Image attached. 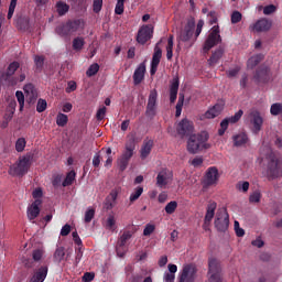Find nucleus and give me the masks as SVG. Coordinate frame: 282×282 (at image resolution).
Returning a JSON list of instances; mask_svg holds the SVG:
<instances>
[{"mask_svg":"<svg viewBox=\"0 0 282 282\" xmlns=\"http://www.w3.org/2000/svg\"><path fill=\"white\" fill-rule=\"evenodd\" d=\"M152 149H153V141L152 140L144 141L140 150L141 160H147L149 155H151Z\"/></svg>","mask_w":282,"mask_h":282,"instance_id":"26","label":"nucleus"},{"mask_svg":"<svg viewBox=\"0 0 282 282\" xmlns=\"http://www.w3.org/2000/svg\"><path fill=\"white\" fill-rule=\"evenodd\" d=\"M96 275L94 273L86 272L83 275V282H91Z\"/></svg>","mask_w":282,"mask_h":282,"instance_id":"64","label":"nucleus"},{"mask_svg":"<svg viewBox=\"0 0 282 282\" xmlns=\"http://www.w3.org/2000/svg\"><path fill=\"white\" fill-rule=\"evenodd\" d=\"M43 250L42 249H37L33 251V261H41V259H43Z\"/></svg>","mask_w":282,"mask_h":282,"instance_id":"59","label":"nucleus"},{"mask_svg":"<svg viewBox=\"0 0 282 282\" xmlns=\"http://www.w3.org/2000/svg\"><path fill=\"white\" fill-rule=\"evenodd\" d=\"M93 10L98 14L102 10V0H94L93 2Z\"/></svg>","mask_w":282,"mask_h":282,"instance_id":"55","label":"nucleus"},{"mask_svg":"<svg viewBox=\"0 0 282 282\" xmlns=\"http://www.w3.org/2000/svg\"><path fill=\"white\" fill-rule=\"evenodd\" d=\"M202 30H204V20H199L195 30V19H188L185 24H182L181 29L177 32L176 41L178 45L182 43L185 44V47H193L195 42L202 34Z\"/></svg>","mask_w":282,"mask_h":282,"instance_id":"1","label":"nucleus"},{"mask_svg":"<svg viewBox=\"0 0 282 282\" xmlns=\"http://www.w3.org/2000/svg\"><path fill=\"white\" fill-rule=\"evenodd\" d=\"M151 39H153V26L149 24L142 25L138 31L137 42L140 45H144Z\"/></svg>","mask_w":282,"mask_h":282,"instance_id":"9","label":"nucleus"},{"mask_svg":"<svg viewBox=\"0 0 282 282\" xmlns=\"http://www.w3.org/2000/svg\"><path fill=\"white\" fill-rule=\"evenodd\" d=\"M219 181V171L217 167H209L205 174L204 184L205 186H215Z\"/></svg>","mask_w":282,"mask_h":282,"instance_id":"14","label":"nucleus"},{"mask_svg":"<svg viewBox=\"0 0 282 282\" xmlns=\"http://www.w3.org/2000/svg\"><path fill=\"white\" fill-rule=\"evenodd\" d=\"M41 199H35L29 207L26 210V215H28V219H30V221H34V219H36L39 217V215L41 214Z\"/></svg>","mask_w":282,"mask_h":282,"instance_id":"16","label":"nucleus"},{"mask_svg":"<svg viewBox=\"0 0 282 282\" xmlns=\"http://www.w3.org/2000/svg\"><path fill=\"white\" fill-rule=\"evenodd\" d=\"M32 166V154L20 156L18 162L10 166L9 174L13 177H23Z\"/></svg>","mask_w":282,"mask_h":282,"instance_id":"4","label":"nucleus"},{"mask_svg":"<svg viewBox=\"0 0 282 282\" xmlns=\"http://www.w3.org/2000/svg\"><path fill=\"white\" fill-rule=\"evenodd\" d=\"M221 261L217 258H209L208 260V275L210 282H221Z\"/></svg>","mask_w":282,"mask_h":282,"instance_id":"6","label":"nucleus"},{"mask_svg":"<svg viewBox=\"0 0 282 282\" xmlns=\"http://www.w3.org/2000/svg\"><path fill=\"white\" fill-rule=\"evenodd\" d=\"M246 123L249 124L252 133H259L261 131V127H263V117L258 110H251L246 116Z\"/></svg>","mask_w":282,"mask_h":282,"instance_id":"5","label":"nucleus"},{"mask_svg":"<svg viewBox=\"0 0 282 282\" xmlns=\"http://www.w3.org/2000/svg\"><path fill=\"white\" fill-rule=\"evenodd\" d=\"M107 113V107H101L97 111V120H105V116Z\"/></svg>","mask_w":282,"mask_h":282,"instance_id":"60","label":"nucleus"},{"mask_svg":"<svg viewBox=\"0 0 282 282\" xmlns=\"http://www.w3.org/2000/svg\"><path fill=\"white\" fill-rule=\"evenodd\" d=\"M133 153H135V135L131 134L128 135L124 150L117 160V165L120 171H127V166H129V162H131Z\"/></svg>","mask_w":282,"mask_h":282,"instance_id":"2","label":"nucleus"},{"mask_svg":"<svg viewBox=\"0 0 282 282\" xmlns=\"http://www.w3.org/2000/svg\"><path fill=\"white\" fill-rule=\"evenodd\" d=\"M239 21H241V12L239 11H235L231 14V23H239Z\"/></svg>","mask_w":282,"mask_h":282,"instance_id":"61","label":"nucleus"},{"mask_svg":"<svg viewBox=\"0 0 282 282\" xmlns=\"http://www.w3.org/2000/svg\"><path fill=\"white\" fill-rule=\"evenodd\" d=\"M236 188L239 191V193H247L250 191V183L248 181H239L236 184Z\"/></svg>","mask_w":282,"mask_h":282,"instance_id":"40","label":"nucleus"},{"mask_svg":"<svg viewBox=\"0 0 282 282\" xmlns=\"http://www.w3.org/2000/svg\"><path fill=\"white\" fill-rule=\"evenodd\" d=\"M221 42V35H219V26H214L209 33L208 39L205 42L204 50L208 52L212 47H215L217 43Z\"/></svg>","mask_w":282,"mask_h":282,"instance_id":"10","label":"nucleus"},{"mask_svg":"<svg viewBox=\"0 0 282 282\" xmlns=\"http://www.w3.org/2000/svg\"><path fill=\"white\" fill-rule=\"evenodd\" d=\"M55 32L58 34V36H69V34H72L68 23L57 26Z\"/></svg>","mask_w":282,"mask_h":282,"instance_id":"35","label":"nucleus"},{"mask_svg":"<svg viewBox=\"0 0 282 282\" xmlns=\"http://www.w3.org/2000/svg\"><path fill=\"white\" fill-rule=\"evenodd\" d=\"M56 10L59 17H63L69 12V6L63 1L57 2Z\"/></svg>","mask_w":282,"mask_h":282,"instance_id":"38","label":"nucleus"},{"mask_svg":"<svg viewBox=\"0 0 282 282\" xmlns=\"http://www.w3.org/2000/svg\"><path fill=\"white\" fill-rule=\"evenodd\" d=\"M19 63L18 62H12L7 69V73H3L0 70V80H8L9 76H13L14 72L19 68Z\"/></svg>","mask_w":282,"mask_h":282,"instance_id":"27","label":"nucleus"},{"mask_svg":"<svg viewBox=\"0 0 282 282\" xmlns=\"http://www.w3.org/2000/svg\"><path fill=\"white\" fill-rule=\"evenodd\" d=\"M196 279H197V265L193 263L184 264L178 275V282H195Z\"/></svg>","mask_w":282,"mask_h":282,"instance_id":"8","label":"nucleus"},{"mask_svg":"<svg viewBox=\"0 0 282 282\" xmlns=\"http://www.w3.org/2000/svg\"><path fill=\"white\" fill-rule=\"evenodd\" d=\"M105 227L107 230H116V216L109 215L106 219Z\"/></svg>","mask_w":282,"mask_h":282,"instance_id":"41","label":"nucleus"},{"mask_svg":"<svg viewBox=\"0 0 282 282\" xmlns=\"http://www.w3.org/2000/svg\"><path fill=\"white\" fill-rule=\"evenodd\" d=\"M230 218L228 216V212L226 210V208H219L216 213L215 228L219 232H226V230H228Z\"/></svg>","mask_w":282,"mask_h":282,"instance_id":"7","label":"nucleus"},{"mask_svg":"<svg viewBox=\"0 0 282 282\" xmlns=\"http://www.w3.org/2000/svg\"><path fill=\"white\" fill-rule=\"evenodd\" d=\"M215 210H217V203L209 202L206 208L205 223L204 228H208L210 226V221H213L215 217Z\"/></svg>","mask_w":282,"mask_h":282,"instance_id":"18","label":"nucleus"},{"mask_svg":"<svg viewBox=\"0 0 282 282\" xmlns=\"http://www.w3.org/2000/svg\"><path fill=\"white\" fill-rule=\"evenodd\" d=\"M67 23L70 34H74L75 32H83V30H85V21L83 20H75Z\"/></svg>","mask_w":282,"mask_h":282,"instance_id":"28","label":"nucleus"},{"mask_svg":"<svg viewBox=\"0 0 282 282\" xmlns=\"http://www.w3.org/2000/svg\"><path fill=\"white\" fill-rule=\"evenodd\" d=\"M17 1L18 0H11L8 11V19H12L14 17V10L17 9Z\"/></svg>","mask_w":282,"mask_h":282,"instance_id":"54","label":"nucleus"},{"mask_svg":"<svg viewBox=\"0 0 282 282\" xmlns=\"http://www.w3.org/2000/svg\"><path fill=\"white\" fill-rule=\"evenodd\" d=\"M177 133L180 135H188L189 133H193V121H188V119H183L177 128H176Z\"/></svg>","mask_w":282,"mask_h":282,"instance_id":"20","label":"nucleus"},{"mask_svg":"<svg viewBox=\"0 0 282 282\" xmlns=\"http://www.w3.org/2000/svg\"><path fill=\"white\" fill-rule=\"evenodd\" d=\"M132 234L131 231H124L117 245V254L118 257L122 258L124 257V246L127 245V241H129V239H131Z\"/></svg>","mask_w":282,"mask_h":282,"instance_id":"19","label":"nucleus"},{"mask_svg":"<svg viewBox=\"0 0 282 282\" xmlns=\"http://www.w3.org/2000/svg\"><path fill=\"white\" fill-rule=\"evenodd\" d=\"M184 107V94L178 95V101L176 104V118H180L182 116V108Z\"/></svg>","mask_w":282,"mask_h":282,"instance_id":"42","label":"nucleus"},{"mask_svg":"<svg viewBox=\"0 0 282 282\" xmlns=\"http://www.w3.org/2000/svg\"><path fill=\"white\" fill-rule=\"evenodd\" d=\"M162 59V48L156 44L154 47V54L152 56V62H151V69L150 74L153 76L155 72H158V65H160V61Z\"/></svg>","mask_w":282,"mask_h":282,"instance_id":"17","label":"nucleus"},{"mask_svg":"<svg viewBox=\"0 0 282 282\" xmlns=\"http://www.w3.org/2000/svg\"><path fill=\"white\" fill-rule=\"evenodd\" d=\"M147 73V65L144 63H141L133 74V83L134 85H140L142 80H144V74Z\"/></svg>","mask_w":282,"mask_h":282,"instance_id":"22","label":"nucleus"},{"mask_svg":"<svg viewBox=\"0 0 282 282\" xmlns=\"http://www.w3.org/2000/svg\"><path fill=\"white\" fill-rule=\"evenodd\" d=\"M249 202L250 204H259V202H261V192L256 191L251 193L249 196Z\"/></svg>","mask_w":282,"mask_h":282,"instance_id":"49","label":"nucleus"},{"mask_svg":"<svg viewBox=\"0 0 282 282\" xmlns=\"http://www.w3.org/2000/svg\"><path fill=\"white\" fill-rule=\"evenodd\" d=\"M45 63V57L37 55L34 57V64L36 72H41L43 69V65Z\"/></svg>","mask_w":282,"mask_h":282,"instance_id":"45","label":"nucleus"},{"mask_svg":"<svg viewBox=\"0 0 282 282\" xmlns=\"http://www.w3.org/2000/svg\"><path fill=\"white\" fill-rule=\"evenodd\" d=\"M234 145L236 147H246L248 144V134L246 132L237 133L232 137Z\"/></svg>","mask_w":282,"mask_h":282,"instance_id":"29","label":"nucleus"},{"mask_svg":"<svg viewBox=\"0 0 282 282\" xmlns=\"http://www.w3.org/2000/svg\"><path fill=\"white\" fill-rule=\"evenodd\" d=\"M208 142V133L202 132L200 134H193L187 141V151L189 153H197L204 149H210Z\"/></svg>","mask_w":282,"mask_h":282,"instance_id":"3","label":"nucleus"},{"mask_svg":"<svg viewBox=\"0 0 282 282\" xmlns=\"http://www.w3.org/2000/svg\"><path fill=\"white\" fill-rule=\"evenodd\" d=\"M224 56V50L223 48H218L216 50L213 55L210 56L208 63L210 66L213 65H217V63H219V59Z\"/></svg>","mask_w":282,"mask_h":282,"instance_id":"33","label":"nucleus"},{"mask_svg":"<svg viewBox=\"0 0 282 282\" xmlns=\"http://www.w3.org/2000/svg\"><path fill=\"white\" fill-rule=\"evenodd\" d=\"M158 107V90H151L148 99L147 116H155V109Z\"/></svg>","mask_w":282,"mask_h":282,"instance_id":"15","label":"nucleus"},{"mask_svg":"<svg viewBox=\"0 0 282 282\" xmlns=\"http://www.w3.org/2000/svg\"><path fill=\"white\" fill-rule=\"evenodd\" d=\"M221 111H224V105L216 104L205 112L204 118H207V120H213V118H217Z\"/></svg>","mask_w":282,"mask_h":282,"instance_id":"23","label":"nucleus"},{"mask_svg":"<svg viewBox=\"0 0 282 282\" xmlns=\"http://www.w3.org/2000/svg\"><path fill=\"white\" fill-rule=\"evenodd\" d=\"M155 232V225L153 224H148L145 225V228L143 229V236L144 237H151Z\"/></svg>","mask_w":282,"mask_h":282,"instance_id":"51","label":"nucleus"},{"mask_svg":"<svg viewBox=\"0 0 282 282\" xmlns=\"http://www.w3.org/2000/svg\"><path fill=\"white\" fill-rule=\"evenodd\" d=\"M192 166H195V169H199L202 164H204V159L202 156H197L194 160L191 161Z\"/></svg>","mask_w":282,"mask_h":282,"instance_id":"58","label":"nucleus"},{"mask_svg":"<svg viewBox=\"0 0 282 282\" xmlns=\"http://www.w3.org/2000/svg\"><path fill=\"white\" fill-rule=\"evenodd\" d=\"M85 47V37L77 36L73 40V50L75 52H80Z\"/></svg>","mask_w":282,"mask_h":282,"instance_id":"36","label":"nucleus"},{"mask_svg":"<svg viewBox=\"0 0 282 282\" xmlns=\"http://www.w3.org/2000/svg\"><path fill=\"white\" fill-rule=\"evenodd\" d=\"M173 182V172L171 170H162L156 176V185L164 188L167 184Z\"/></svg>","mask_w":282,"mask_h":282,"instance_id":"11","label":"nucleus"},{"mask_svg":"<svg viewBox=\"0 0 282 282\" xmlns=\"http://www.w3.org/2000/svg\"><path fill=\"white\" fill-rule=\"evenodd\" d=\"M234 228L236 230L237 237H243V235H246V231L241 227H239V221L235 220Z\"/></svg>","mask_w":282,"mask_h":282,"instance_id":"56","label":"nucleus"},{"mask_svg":"<svg viewBox=\"0 0 282 282\" xmlns=\"http://www.w3.org/2000/svg\"><path fill=\"white\" fill-rule=\"evenodd\" d=\"M260 61H263V54L253 55L248 59L247 67L249 69H253V67L259 65Z\"/></svg>","mask_w":282,"mask_h":282,"instance_id":"32","label":"nucleus"},{"mask_svg":"<svg viewBox=\"0 0 282 282\" xmlns=\"http://www.w3.org/2000/svg\"><path fill=\"white\" fill-rule=\"evenodd\" d=\"M241 116H243V110H239L235 113V116L224 119L220 122V129L218 130L219 135H224L226 133V129H228V124H235V122H239L241 120Z\"/></svg>","mask_w":282,"mask_h":282,"instance_id":"12","label":"nucleus"},{"mask_svg":"<svg viewBox=\"0 0 282 282\" xmlns=\"http://www.w3.org/2000/svg\"><path fill=\"white\" fill-rule=\"evenodd\" d=\"M69 232H72V226L66 224L65 226L62 227V229H61L62 237H67V235H69Z\"/></svg>","mask_w":282,"mask_h":282,"instance_id":"62","label":"nucleus"},{"mask_svg":"<svg viewBox=\"0 0 282 282\" xmlns=\"http://www.w3.org/2000/svg\"><path fill=\"white\" fill-rule=\"evenodd\" d=\"M25 144H26V142H25V139H24V138L18 139L17 142H15V150H17L19 153H21L22 151H24Z\"/></svg>","mask_w":282,"mask_h":282,"instance_id":"52","label":"nucleus"},{"mask_svg":"<svg viewBox=\"0 0 282 282\" xmlns=\"http://www.w3.org/2000/svg\"><path fill=\"white\" fill-rule=\"evenodd\" d=\"M74 180H76V172L72 170L67 173L66 178L62 183V186H72V184H74Z\"/></svg>","mask_w":282,"mask_h":282,"instance_id":"39","label":"nucleus"},{"mask_svg":"<svg viewBox=\"0 0 282 282\" xmlns=\"http://www.w3.org/2000/svg\"><path fill=\"white\" fill-rule=\"evenodd\" d=\"M23 90L28 102H34L36 100V90L34 89V85L26 84Z\"/></svg>","mask_w":282,"mask_h":282,"instance_id":"25","label":"nucleus"},{"mask_svg":"<svg viewBox=\"0 0 282 282\" xmlns=\"http://www.w3.org/2000/svg\"><path fill=\"white\" fill-rule=\"evenodd\" d=\"M95 215H96V210H94V208H88L84 217L85 224L91 223V219H94Z\"/></svg>","mask_w":282,"mask_h":282,"instance_id":"50","label":"nucleus"},{"mask_svg":"<svg viewBox=\"0 0 282 282\" xmlns=\"http://www.w3.org/2000/svg\"><path fill=\"white\" fill-rule=\"evenodd\" d=\"M268 171L272 177H281L282 176L281 161L276 160V158H274V156H271L269 164H268Z\"/></svg>","mask_w":282,"mask_h":282,"instance_id":"13","label":"nucleus"},{"mask_svg":"<svg viewBox=\"0 0 282 282\" xmlns=\"http://www.w3.org/2000/svg\"><path fill=\"white\" fill-rule=\"evenodd\" d=\"M65 259V248L64 247H57L54 254L53 260L55 263H61V261H64Z\"/></svg>","mask_w":282,"mask_h":282,"instance_id":"34","label":"nucleus"},{"mask_svg":"<svg viewBox=\"0 0 282 282\" xmlns=\"http://www.w3.org/2000/svg\"><path fill=\"white\" fill-rule=\"evenodd\" d=\"M180 89V80L174 78L170 87V101L175 102L177 100V91Z\"/></svg>","mask_w":282,"mask_h":282,"instance_id":"30","label":"nucleus"},{"mask_svg":"<svg viewBox=\"0 0 282 282\" xmlns=\"http://www.w3.org/2000/svg\"><path fill=\"white\" fill-rule=\"evenodd\" d=\"M68 122V117L65 113L59 112L56 117V124L57 127H65Z\"/></svg>","mask_w":282,"mask_h":282,"instance_id":"44","label":"nucleus"},{"mask_svg":"<svg viewBox=\"0 0 282 282\" xmlns=\"http://www.w3.org/2000/svg\"><path fill=\"white\" fill-rule=\"evenodd\" d=\"M47 109V101L45 99H39L37 106H36V111L39 113H43Z\"/></svg>","mask_w":282,"mask_h":282,"instance_id":"53","label":"nucleus"},{"mask_svg":"<svg viewBox=\"0 0 282 282\" xmlns=\"http://www.w3.org/2000/svg\"><path fill=\"white\" fill-rule=\"evenodd\" d=\"M108 200L112 202L113 204H116V202L118 200V191L117 189H112L110 192V194L107 196Z\"/></svg>","mask_w":282,"mask_h":282,"instance_id":"57","label":"nucleus"},{"mask_svg":"<svg viewBox=\"0 0 282 282\" xmlns=\"http://www.w3.org/2000/svg\"><path fill=\"white\" fill-rule=\"evenodd\" d=\"M47 279V267H41L32 275L30 282H43Z\"/></svg>","mask_w":282,"mask_h":282,"instance_id":"24","label":"nucleus"},{"mask_svg":"<svg viewBox=\"0 0 282 282\" xmlns=\"http://www.w3.org/2000/svg\"><path fill=\"white\" fill-rule=\"evenodd\" d=\"M99 69H100V66H99L97 63L93 64V65H90L89 68L87 69L86 76H88L89 78H91V76H96V75L98 74Z\"/></svg>","mask_w":282,"mask_h":282,"instance_id":"46","label":"nucleus"},{"mask_svg":"<svg viewBox=\"0 0 282 282\" xmlns=\"http://www.w3.org/2000/svg\"><path fill=\"white\" fill-rule=\"evenodd\" d=\"M166 58L167 61H171V58H173V35H170L167 40Z\"/></svg>","mask_w":282,"mask_h":282,"instance_id":"43","label":"nucleus"},{"mask_svg":"<svg viewBox=\"0 0 282 282\" xmlns=\"http://www.w3.org/2000/svg\"><path fill=\"white\" fill-rule=\"evenodd\" d=\"M17 100L20 105V111H23V107L25 106V95H23V91L18 90L15 93Z\"/></svg>","mask_w":282,"mask_h":282,"instance_id":"47","label":"nucleus"},{"mask_svg":"<svg viewBox=\"0 0 282 282\" xmlns=\"http://www.w3.org/2000/svg\"><path fill=\"white\" fill-rule=\"evenodd\" d=\"M142 193H144V188L141 186H138L137 188H134V191L131 193L129 200L131 204H133V202H138V199H140V196L142 195Z\"/></svg>","mask_w":282,"mask_h":282,"instance_id":"37","label":"nucleus"},{"mask_svg":"<svg viewBox=\"0 0 282 282\" xmlns=\"http://www.w3.org/2000/svg\"><path fill=\"white\" fill-rule=\"evenodd\" d=\"M169 272H165L163 275V281L165 282H175V272H177L176 264H169Z\"/></svg>","mask_w":282,"mask_h":282,"instance_id":"31","label":"nucleus"},{"mask_svg":"<svg viewBox=\"0 0 282 282\" xmlns=\"http://www.w3.org/2000/svg\"><path fill=\"white\" fill-rule=\"evenodd\" d=\"M274 12H276V7L274 4L267 6L263 9V14H272Z\"/></svg>","mask_w":282,"mask_h":282,"instance_id":"63","label":"nucleus"},{"mask_svg":"<svg viewBox=\"0 0 282 282\" xmlns=\"http://www.w3.org/2000/svg\"><path fill=\"white\" fill-rule=\"evenodd\" d=\"M253 32H268L272 28V22L267 19L258 20L252 26Z\"/></svg>","mask_w":282,"mask_h":282,"instance_id":"21","label":"nucleus"},{"mask_svg":"<svg viewBox=\"0 0 282 282\" xmlns=\"http://www.w3.org/2000/svg\"><path fill=\"white\" fill-rule=\"evenodd\" d=\"M175 210H177V202L172 200L166 206H165V213L167 215H173V213H175Z\"/></svg>","mask_w":282,"mask_h":282,"instance_id":"48","label":"nucleus"}]
</instances>
